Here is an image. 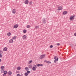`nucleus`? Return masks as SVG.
<instances>
[{
    "label": "nucleus",
    "mask_w": 76,
    "mask_h": 76,
    "mask_svg": "<svg viewBox=\"0 0 76 76\" xmlns=\"http://www.w3.org/2000/svg\"><path fill=\"white\" fill-rule=\"evenodd\" d=\"M32 62V60H31L30 61H29V62L28 63V64H30V63H31Z\"/></svg>",
    "instance_id": "c756f323"
},
{
    "label": "nucleus",
    "mask_w": 76,
    "mask_h": 76,
    "mask_svg": "<svg viewBox=\"0 0 76 76\" xmlns=\"http://www.w3.org/2000/svg\"><path fill=\"white\" fill-rule=\"evenodd\" d=\"M17 76H20V74H18L17 75Z\"/></svg>",
    "instance_id": "f704fd0d"
},
{
    "label": "nucleus",
    "mask_w": 76,
    "mask_h": 76,
    "mask_svg": "<svg viewBox=\"0 0 76 76\" xmlns=\"http://www.w3.org/2000/svg\"><path fill=\"white\" fill-rule=\"evenodd\" d=\"M34 66H35V67L33 66L32 68V70H33V71H35V70H36V68H37V66L35 65H34Z\"/></svg>",
    "instance_id": "20e7f679"
},
{
    "label": "nucleus",
    "mask_w": 76,
    "mask_h": 76,
    "mask_svg": "<svg viewBox=\"0 0 76 76\" xmlns=\"http://www.w3.org/2000/svg\"><path fill=\"white\" fill-rule=\"evenodd\" d=\"M47 63H48V64H51V62L48 61Z\"/></svg>",
    "instance_id": "a878e982"
},
{
    "label": "nucleus",
    "mask_w": 76,
    "mask_h": 76,
    "mask_svg": "<svg viewBox=\"0 0 76 76\" xmlns=\"http://www.w3.org/2000/svg\"><path fill=\"white\" fill-rule=\"evenodd\" d=\"M59 9H61V8H59Z\"/></svg>",
    "instance_id": "c03bdc74"
},
{
    "label": "nucleus",
    "mask_w": 76,
    "mask_h": 76,
    "mask_svg": "<svg viewBox=\"0 0 76 76\" xmlns=\"http://www.w3.org/2000/svg\"><path fill=\"white\" fill-rule=\"evenodd\" d=\"M16 36H14L12 37V39H16Z\"/></svg>",
    "instance_id": "c85d7f7f"
},
{
    "label": "nucleus",
    "mask_w": 76,
    "mask_h": 76,
    "mask_svg": "<svg viewBox=\"0 0 76 76\" xmlns=\"http://www.w3.org/2000/svg\"><path fill=\"white\" fill-rule=\"evenodd\" d=\"M7 74L8 75H12V72L11 71H9L8 72Z\"/></svg>",
    "instance_id": "ddd939ff"
},
{
    "label": "nucleus",
    "mask_w": 76,
    "mask_h": 76,
    "mask_svg": "<svg viewBox=\"0 0 76 76\" xmlns=\"http://www.w3.org/2000/svg\"><path fill=\"white\" fill-rule=\"evenodd\" d=\"M57 45H60V44L59 43H57Z\"/></svg>",
    "instance_id": "58836bf2"
},
{
    "label": "nucleus",
    "mask_w": 76,
    "mask_h": 76,
    "mask_svg": "<svg viewBox=\"0 0 76 76\" xmlns=\"http://www.w3.org/2000/svg\"><path fill=\"white\" fill-rule=\"evenodd\" d=\"M74 36H76V32L74 33Z\"/></svg>",
    "instance_id": "c9c22d12"
},
{
    "label": "nucleus",
    "mask_w": 76,
    "mask_h": 76,
    "mask_svg": "<svg viewBox=\"0 0 76 76\" xmlns=\"http://www.w3.org/2000/svg\"><path fill=\"white\" fill-rule=\"evenodd\" d=\"M9 43H13V39H11L9 41Z\"/></svg>",
    "instance_id": "9d476101"
},
{
    "label": "nucleus",
    "mask_w": 76,
    "mask_h": 76,
    "mask_svg": "<svg viewBox=\"0 0 76 76\" xmlns=\"http://www.w3.org/2000/svg\"><path fill=\"white\" fill-rule=\"evenodd\" d=\"M29 4H30V5L31 4H32V1H30L29 3Z\"/></svg>",
    "instance_id": "7c9ffc66"
},
{
    "label": "nucleus",
    "mask_w": 76,
    "mask_h": 76,
    "mask_svg": "<svg viewBox=\"0 0 76 76\" xmlns=\"http://www.w3.org/2000/svg\"><path fill=\"white\" fill-rule=\"evenodd\" d=\"M62 9H63V7H62L61 6L60 7H59L58 8V10H62Z\"/></svg>",
    "instance_id": "423d86ee"
},
{
    "label": "nucleus",
    "mask_w": 76,
    "mask_h": 76,
    "mask_svg": "<svg viewBox=\"0 0 76 76\" xmlns=\"http://www.w3.org/2000/svg\"><path fill=\"white\" fill-rule=\"evenodd\" d=\"M63 15H66V14H67V11H64L63 12Z\"/></svg>",
    "instance_id": "dca6fc26"
},
{
    "label": "nucleus",
    "mask_w": 76,
    "mask_h": 76,
    "mask_svg": "<svg viewBox=\"0 0 76 76\" xmlns=\"http://www.w3.org/2000/svg\"><path fill=\"white\" fill-rule=\"evenodd\" d=\"M1 59H0V62H1Z\"/></svg>",
    "instance_id": "a19ab883"
},
{
    "label": "nucleus",
    "mask_w": 76,
    "mask_h": 76,
    "mask_svg": "<svg viewBox=\"0 0 76 76\" xmlns=\"http://www.w3.org/2000/svg\"><path fill=\"white\" fill-rule=\"evenodd\" d=\"M7 50V48L6 47H5L3 49V51H6Z\"/></svg>",
    "instance_id": "f8f14e48"
},
{
    "label": "nucleus",
    "mask_w": 76,
    "mask_h": 76,
    "mask_svg": "<svg viewBox=\"0 0 76 76\" xmlns=\"http://www.w3.org/2000/svg\"><path fill=\"white\" fill-rule=\"evenodd\" d=\"M30 71H29V70L27 71V73L28 74H29V73H30Z\"/></svg>",
    "instance_id": "bb28decb"
},
{
    "label": "nucleus",
    "mask_w": 76,
    "mask_h": 76,
    "mask_svg": "<svg viewBox=\"0 0 76 76\" xmlns=\"http://www.w3.org/2000/svg\"><path fill=\"white\" fill-rule=\"evenodd\" d=\"M70 20H73L74 19V16L72 15L70 17Z\"/></svg>",
    "instance_id": "39448f33"
},
{
    "label": "nucleus",
    "mask_w": 76,
    "mask_h": 76,
    "mask_svg": "<svg viewBox=\"0 0 76 76\" xmlns=\"http://www.w3.org/2000/svg\"><path fill=\"white\" fill-rule=\"evenodd\" d=\"M54 59H55L54 61L55 63H56V61H58V58L57 57V56H55L54 57Z\"/></svg>",
    "instance_id": "f257e3e1"
},
{
    "label": "nucleus",
    "mask_w": 76,
    "mask_h": 76,
    "mask_svg": "<svg viewBox=\"0 0 76 76\" xmlns=\"http://www.w3.org/2000/svg\"><path fill=\"white\" fill-rule=\"evenodd\" d=\"M6 75L4 74L3 75V76H6Z\"/></svg>",
    "instance_id": "4c0bfd02"
},
{
    "label": "nucleus",
    "mask_w": 76,
    "mask_h": 76,
    "mask_svg": "<svg viewBox=\"0 0 76 76\" xmlns=\"http://www.w3.org/2000/svg\"><path fill=\"white\" fill-rule=\"evenodd\" d=\"M36 66H37V67H39V66H43V64H37Z\"/></svg>",
    "instance_id": "1a4fd4ad"
},
{
    "label": "nucleus",
    "mask_w": 76,
    "mask_h": 76,
    "mask_svg": "<svg viewBox=\"0 0 76 76\" xmlns=\"http://www.w3.org/2000/svg\"><path fill=\"white\" fill-rule=\"evenodd\" d=\"M7 35L8 36H10L11 35V33L9 32L8 33H7Z\"/></svg>",
    "instance_id": "f3484780"
},
{
    "label": "nucleus",
    "mask_w": 76,
    "mask_h": 76,
    "mask_svg": "<svg viewBox=\"0 0 76 76\" xmlns=\"http://www.w3.org/2000/svg\"><path fill=\"white\" fill-rule=\"evenodd\" d=\"M20 69H21L20 67L18 66L17 68V70H20Z\"/></svg>",
    "instance_id": "412c9836"
},
{
    "label": "nucleus",
    "mask_w": 76,
    "mask_h": 76,
    "mask_svg": "<svg viewBox=\"0 0 76 76\" xmlns=\"http://www.w3.org/2000/svg\"><path fill=\"white\" fill-rule=\"evenodd\" d=\"M44 62H46V63H47V62L48 61H47V60H45L44 61Z\"/></svg>",
    "instance_id": "e433bc0d"
},
{
    "label": "nucleus",
    "mask_w": 76,
    "mask_h": 76,
    "mask_svg": "<svg viewBox=\"0 0 76 76\" xmlns=\"http://www.w3.org/2000/svg\"><path fill=\"white\" fill-rule=\"evenodd\" d=\"M75 46H76V44H75Z\"/></svg>",
    "instance_id": "37998d69"
},
{
    "label": "nucleus",
    "mask_w": 76,
    "mask_h": 76,
    "mask_svg": "<svg viewBox=\"0 0 76 76\" xmlns=\"http://www.w3.org/2000/svg\"><path fill=\"white\" fill-rule=\"evenodd\" d=\"M45 54L42 55L39 57V58H40V59H42L45 57Z\"/></svg>",
    "instance_id": "f03ea898"
},
{
    "label": "nucleus",
    "mask_w": 76,
    "mask_h": 76,
    "mask_svg": "<svg viewBox=\"0 0 76 76\" xmlns=\"http://www.w3.org/2000/svg\"><path fill=\"white\" fill-rule=\"evenodd\" d=\"M25 76H27L28 75V74L27 72H25L24 74Z\"/></svg>",
    "instance_id": "5701e85b"
},
{
    "label": "nucleus",
    "mask_w": 76,
    "mask_h": 76,
    "mask_svg": "<svg viewBox=\"0 0 76 76\" xmlns=\"http://www.w3.org/2000/svg\"><path fill=\"white\" fill-rule=\"evenodd\" d=\"M14 28H17L18 27V25L16 24L14 26Z\"/></svg>",
    "instance_id": "9b49d317"
},
{
    "label": "nucleus",
    "mask_w": 76,
    "mask_h": 76,
    "mask_svg": "<svg viewBox=\"0 0 76 76\" xmlns=\"http://www.w3.org/2000/svg\"><path fill=\"white\" fill-rule=\"evenodd\" d=\"M1 69L2 70H3V69H4V66H1Z\"/></svg>",
    "instance_id": "aec40b11"
},
{
    "label": "nucleus",
    "mask_w": 76,
    "mask_h": 76,
    "mask_svg": "<svg viewBox=\"0 0 76 76\" xmlns=\"http://www.w3.org/2000/svg\"><path fill=\"white\" fill-rule=\"evenodd\" d=\"M26 27L27 28H30L31 27V26L29 25H28Z\"/></svg>",
    "instance_id": "b1692460"
},
{
    "label": "nucleus",
    "mask_w": 76,
    "mask_h": 76,
    "mask_svg": "<svg viewBox=\"0 0 76 76\" xmlns=\"http://www.w3.org/2000/svg\"><path fill=\"white\" fill-rule=\"evenodd\" d=\"M3 53V51L0 50V54H2Z\"/></svg>",
    "instance_id": "393cba45"
},
{
    "label": "nucleus",
    "mask_w": 76,
    "mask_h": 76,
    "mask_svg": "<svg viewBox=\"0 0 76 76\" xmlns=\"http://www.w3.org/2000/svg\"><path fill=\"white\" fill-rule=\"evenodd\" d=\"M42 22L44 23V24H45V23H46V22H47V20H46V19L45 18H43L42 20Z\"/></svg>",
    "instance_id": "7ed1b4c3"
},
{
    "label": "nucleus",
    "mask_w": 76,
    "mask_h": 76,
    "mask_svg": "<svg viewBox=\"0 0 76 76\" xmlns=\"http://www.w3.org/2000/svg\"><path fill=\"white\" fill-rule=\"evenodd\" d=\"M4 74L5 75H6V74H7V71H4Z\"/></svg>",
    "instance_id": "a211bd4d"
},
{
    "label": "nucleus",
    "mask_w": 76,
    "mask_h": 76,
    "mask_svg": "<svg viewBox=\"0 0 76 76\" xmlns=\"http://www.w3.org/2000/svg\"><path fill=\"white\" fill-rule=\"evenodd\" d=\"M23 39H26V36L25 35H23Z\"/></svg>",
    "instance_id": "4468645a"
},
{
    "label": "nucleus",
    "mask_w": 76,
    "mask_h": 76,
    "mask_svg": "<svg viewBox=\"0 0 76 76\" xmlns=\"http://www.w3.org/2000/svg\"><path fill=\"white\" fill-rule=\"evenodd\" d=\"M25 69L26 70V71H27L28 70H29V69L28 67H26L25 68Z\"/></svg>",
    "instance_id": "6ab92c4d"
},
{
    "label": "nucleus",
    "mask_w": 76,
    "mask_h": 76,
    "mask_svg": "<svg viewBox=\"0 0 76 76\" xmlns=\"http://www.w3.org/2000/svg\"><path fill=\"white\" fill-rule=\"evenodd\" d=\"M12 13L14 14L16 13V9H14L12 10Z\"/></svg>",
    "instance_id": "6e6552de"
},
{
    "label": "nucleus",
    "mask_w": 76,
    "mask_h": 76,
    "mask_svg": "<svg viewBox=\"0 0 76 76\" xmlns=\"http://www.w3.org/2000/svg\"><path fill=\"white\" fill-rule=\"evenodd\" d=\"M50 48H53V45H50Z\"/></svg>",
    "instance_id": "2f4dec72"
},
{
    "label": "nucleus",
    "mask_w": 76,
    "mask_h": 76,
    "mask_svg": "<svg viewBox=\"0 0 76 76\" xmlns=\"http://www.w3.org/2000/svg\"><path fill=\"white\" fill-rule=\"evenodd\" d=\"M29 66L30 69H32V65L30 64V65H29Z\"/></svg>",
    "instance_id": "2eb2a0df"
},
{
    "label": "nucleus",
    "mask_w": 76,
    "mask_h": 76,
    "mask_svg": "<svg viewBox=\"0 0 76 76\" xmlns=\"http://www.w3.org/2000/svg\"><path fill=\"white\" fill-rule=\"evenodd\" d=\"M35 28L36 29H38V28H39V26H36L35 27Z\"/></svg>",
    "instance_id": "cd10ccee"
},
{
    "label": "nucleus",
    "mask_w": 76,
    "mask_h": 76,
    "mask_svg": "<svg viewBox=\"0 0 76 76\" xmlns=\"http://www.w3.org/2000/svg\"><path fill=\"white\" fill-rule=\"evenodd\" d=\"M23 33H24V34H25L26 32V29H24L23 31Z\"/></svg>",
    "instance_id": "4be33fe9"
},
{
    "label": "nucleus",
    "mask_w": 76,
    "mask_h": 76,
    "mask_svg": "<svg viewBox=\"0 0 76 76\" xmlns=\"http://www.w3.org/2000/svg\"><path fill=\"white\" fill-rule=\"evenodd\" d=\"M24 3L26 4H28L29 3V1L28 0H26L25 1Z\"/></svg>",
    "instance_id": "0eeeda50"
},
{
    "label": "nucleus",
    "mask_w": 76,
    "mask_h": 76,
    "mask_svg": "<svg viewBox=\"0 0 76 76\" xmlns=\"http://www.w3.org/2000/svg\"><path fill=\"white\" fill-rule=\"evenodd\" d=\"M4 70L3 69V71H4Z\"/></svg>",
    "instance_id": "79ce46f5"
},
{
    "label": "nucleus",
    "mask_w": 76,
    "mask_h": 76,
    "mask_svg": "<svg viewBox=\"0 0 76 76\" xmlns=\"http://www.w3.org/2000/svg\"><path fill=\"white\" fill-rule=\"evenodd\" d=\"M2 55L0 54V58L1 57H2Z\"/></svg>",
    "instance_id": "72a5a7b5"
},
{
    "label": "nucleus",
    "mask_w": 76,
    "mask_h": 76,
    "mask_svg": "<svg viewBox=\"0 0 76 76\" xmlns=\"http://www.w3.org/2000/svg\"><path fill=\"white\" fill-rule=\"evenodd\" d=\"M71 47H73V45H71Z\"/></svg>",
    "instance_id": "ea45409f"
},
{
    "label": "nucleus",
    "mask_w": 76,
    "mask_h": 76,
    "mask_svg": "<svg viewBox=\"0 0 76 76\" xmlns=\"http://www.w3.org/2000/svg\"><path fill=\"white\" fill-rule=\"evenodd\" d=\"M3 69H2L1 71V72L2 73H4V71H3Z\"/></svg>",
    "instance_id": "473e14b6"
}]
</instances>
